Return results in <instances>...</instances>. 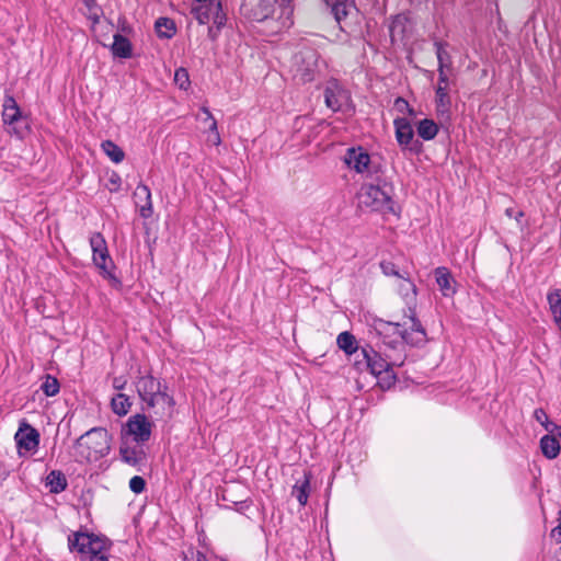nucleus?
Instances as JSON below:
<instances>
[{
  "mask_svg": "<svg viewBox=\"0 0 561 561\" xmlns=\"http://www.w3.org/2000/svg\"><path fill=\"white\" fill-rule=\"evenodd\" d=\"M397 286L399 294L409 306L410 331L408 329H401L400 323H380V327L377 329L378 333L392 335L390 340H386L385 337L382 341L383 345L391 350H396L398 345L402 344V342L411 345H420L426 341L425 330L416 319L415 312L411 307L412 305H415L416 301L417 290L415 284L410 278L400 276Z\"/></svg>",
  "mask_w": 561,
  "mask_h": 561,
  "instance_id": "obj_1",
  "label": "nucleus"
},
{
  "mask_svg": "<svg viewBox=\"0 0 561 561\" xmlns=\"http://www.w3.org/2000/svg\"><path fill=\"white\" fill-rule=\"evenodd\" d=\"M111 435L103 427H93L81 435L73 445V458L77 462H95L108 455Z\"/></svg>",
  "mask_w": 561,
  "mask_h": 561,
  "instance_id": "obj_2",
  "label": "nucleus"
},
{
  "mask_svg": "<svg viewBox=\"0 0 561 561\" xmlns=\"http://www.w3.org/2000/svg\"><path fill=\"white\" fill-rule=\"evenodd\" d=\"M67 541L69 551L79 553L82 561H108L111 541L104 536L78 530Z\"/></svg>",
  "mask_w": 561,
  "mask_h": 561,
  "instance_id": "obj_3",
  "label": "nucleus"
},
{
  "mask_svg": "<svg viewBox=\"0 0 561 561\" xmlns=\"http://www.w3.org/2000/svg\"><path fill=\"white\" fill-rule=\"evenodd\" d=\"M358 205L373 211L382 214L394 213V202L392 199V187L386 182L371 184L366 183L360 186L357 194Z\"/></svg>",
  "mask_w": 561,
  "mask_h": 561,
  "instance_id": "obj_4",
  "label": "nucleus"
},
{
  "mask_svg": "<svg viewBox=\"0 0 561 561\" xmlns=\"http://www.w3.org/2000/svg\"><path fill=\"white\" fill-rule=\"evenodd\" d=\"M136 390L140 400L148 409L158 408L162 412L174 405V400L167 392V386L151 375H145L137 379Z\"/></svg>",
  "mask_w": 561,
  "mask_h": 561,
  "instance_id": "obj_5",
  "label": "nucleus"
},
{
  "mask_svg": "<svg viewBox=\"0 0 561 561\" xmlns=\"http://www.w3.org/2000/svg\"><path fill=\"white\" fill-rule=\"evenodd\" d=\"M291 15L293 8L289 4L277 5V0H257L249 12V16L253 21H275V32L289 28L293 25Z\"/></svg>",
  "mask_w": 561,
  "mask_h": 561,
  "instance_id": "obj_6",
  "label": "nucleus"
},
{
  "mask_svg": "<svg viewBox=\"0 0 561 561\" xmlns=\"http://www.w3.org/2000/svg\"><path fill=\"white\" fill-rule=\"evenodd\" d=\"M360 352L367 368L374 376L380 377L385 374V379L388 385L394 381V375L391 373V367L402 365V360L394 358L391 354H388L386 350L383 351L385 356L373 347H363Z\"/></svg>",
  "mask_w": 561,
  "mask_h": 561,
  "instance_id": "obj_7",
  "label": "nucleus"
},
{
  "mask_svg": "<svg viewBox=\"0 0 561 561\" xmlns=\"http://www.w3.org/2000/svg\"><path fill=\"white\" fill-rule=\"evenodd\" d=\"M2 121L8 126V133L19 139L24 138L30 130L27 118L22 115L16 101L11 95L4 98Z\"/></svg>",
  "mask_w": 561,
  "mask_h": 561,
  "instance_id": "obj_8",
  "label": "nucleus"
},
{
  "mask_svg": "<svg viewBox=\"0 0 561 561\" xmlns=\"http://www.w3.org/2000/svg\"><path fill=\"white\" fill-rule=\"evenodd\" d=\"M153 423L141 413L131 415L122 427V439L130 437L136 444L147 443L152 433Z\"/></svg>",
  "mask_w": 561,
  "mask_h": 561,
  "instance_id": "obj_9",
  "label": "nucleus"
},
{
  "mask_svg": "<svg viewBox=\"0 0 561 561\" xmlns=\"http://www.w3.org/2000/svg\"><path fill=\"white\" fill-rule=\"evenodd\" d=\"M191 13L199 24H206L213 21V24L221 28L226 23V15L222 13L220 0H208L205 2L193 3Z\"/></svg>",
  "mask_w": 561,
  "mask_h": 561,
  "instance_id": "obj_10",
  "label": "nucleus"
},
{
  "mask_svg": "<svg viewBox=\"0 0 561 561\" xmlns=\"http://www.w3.org/2000/svg\"><path fill=\"white\" fill-rule=\"evenodd\" d=\"M90 247L93 253V263L100 270V273L104 277L114 278L112 274L114 263L110 256L106 241L100 232H95L90 237Z\"/></svg>",
  "mask_w": 561,
  "mask_h": 561,
  "instance_id": "obj_11",
  "label": "nucleus"
},
{
  "mask_svg": "<svg viewBox=\"0 0 561 561\" xmlns=\"http://www.w3.org/2000/svg\"><path fill=\"white\" fill-rule=\"evenodd\" d=\"M18 446V453L23 456L28 453H35L39 445V433L26 421L20 423L19 430L14 435Z\"/></svg>",
  "mask_w": 561,
  "mask_h": 561,
  "instance_id": "obj_12",
  "label": "nucleus"
},
{
  "mask_svg": "<svg viewBox=\"0 0 561 561\" xmlns=\"http://www.w3.org/2000/svg\"><path fill=\"white\" fill-rule=\"evenodd\" d=\"M351 101L347 90H345L337 80L328 81L324 88L325 105L333 112L343 110Z\"/></svg>",
  "mask_w": 561,
  "mask_h": 561,
  "instance_id": "obj_13",
  "label": "nucleus"
},
{
  "mask_svg": "<svg viewBox=\"0 0 561 561\" xmlns=\"http://www.w3.org/2000/svg\"><path fill=\"white\" fill-rule=\"evenodd\" d=\"M344 163L357 173L370 174V156L363 147L348 148L344 156Z\"/></svg>",
  "mask_w": 561,
  "mask_h": 561,
  "instance_id": "obj_14",
  "label": "nucleus"
},
{
  "mask_svg": "<svg viewBox=\"0 0 561 561\" xmlns=\"http://www.w3.org/2000/svg\"><path fill=\"white\" fill-rule=\"evenodd\" d=\"M396 140L402 149L417 150V141H413L414 131L410 121L397 117L393 121Z\"/></svg>",
  "mask_w": 561,
  "mask_h": 561,
  "instance_id": "obj_15",
  "label": "nucleus"
},
{
  "mask_svg": "<svg viewBox=\"0 0 561 561\" xmlns=\"http://www.w3.org/2000/svg\"><path fill=\"white\" fill-rule=\"evenodd\" d=\"M141 445L142 444H136L135 446H130L127 439H122L119 446L122 461L133 467L142 465L146 460V453Z\"/></svg>",
  "mask_w": 561,
  "mask_h": 561,
  "instance_id": "obj_16",
  "label": "nucleus"
},
{
  "mask_svg": "<svg viewBox=\"0 0 561 561\" xmlns=\"http://www.w3.org/2000/svg\"><path fill=\"white\" fill-rule=\"evenodd\" d=\"M134 199L136 207L139 209V215L142 218L151 217L153 213L152 199L150 188L147 185L142 183L137 185L134 192Z\"/></svg>",
  "mask_w": 561,
  "mask_h": 561,
  "instance_id": "obj_17",
  "label": "nucleus"
},
{
  "mask_svg": "<svg viewBox=\"0 0 561 561\" xmlns=\"http://www.w3.org/2000/svg\"><path fill=\"white\" fill-rule=\"evenodd\" d=\"M310 480L311 473L309 471L304 470L302 474L296 479V482L293 486L291 495L297 499L300 505H306L309 497L310 492Z\"/></svg>",
  "mask_w": 561,
  "mask_h": 561,
  "instance_id": "obj_18",
  "label": "nucleus"
},
{
  "mask_svg": "<svg viewBox=\"0 0 561 561\" xmlns=\"http://www.w3.org/2000/svg\"><path fill=\"white\" fill-rule=\"evenodd\" d=\"M331 5L332 13L339 24L347 19L348 15L356 11L351 0H325Z\"/></svg>",
  "mask_w": 561,
  "mask_h": 561,
  "instance_id": "obj_19",
  "label": "nucleus"
},
{
  "mask_svg": "<svg viewBox=\"0 0 561 561\" xmlns=\"http://www.w3.org/2000/svg\"><path fill=\"white\" fill-rule=\"evenodd\" d=\"M435 278L444 296L450 297L456 293V282L446 267H437L435 270Z\"/></svg>",
  "mask_w": 561,
  "mask_h": 561,
  "instance_id": "obj_20",
  "label": "nucleus"
},
{
  "mask_svg": "<svg viewBox=\"0 0 561 561\" xmlns=\"http://www.w3.org/2000/svg\"><path fill=\"white\" fill-rule=\"evenodd\" d=\"M556 435H545L540 439V449L548 459H554L560 454L561 446Z\"/></svg>",
  "mask_w": 561,
  "mask_h": 561,
  "instance_id": "obj_21",
  "label": "nucleus"
},
{
  "mask_svg": "<svg viewBox=\"0 0 561 561\" xmlns=\"http://www.w3.org/2000/svg\"><path fill=\"white\" fill-rule=\"evenodd\" d=\"M67 485V479L61 471L53 470L46 477V486L49 488L51 493L58 494L65 491Z\"/></svg>",
  "mask_w": 561,
  "mask_h": 561,
  "instance_id": "obj_22",
  "label": "nucleus"
},
{
  "mask_svg": "<svg viewBox=\"0 0 561 561\" xmlns=\"http://www.w3.org/2000/svg\"><path fill=\"white\" fill-rule=\"evenodd\" d=\"M438 125L430 118L421 119L416 124L417 135L425 141L434 139L438 134Z\"/></svg>",
  "mask_w": 561,
  "mask_h": 561,
  "instance_id": "obj_23",
  "label": "nucleus"
},
{
  "mask_svg": "<svg viewBox=\"0 0 561 561\" xmlns=\"http://www.w3.org/2000/svg\"><path fill=\"white\" fill-rule=\"evenodd\" d=\"M112 53L114 56L119 58H129L131 56V44L129 39L121 34H115Z\"/></svg>",
  "mask_w": 561,
  "mask_h": 561,
  "instance_id": "obj_24",
  "label": "nucleus"
},
{
  "mask_svg": "<svg viewBox=\"0 0 561 561\" xmlns=\"http://www.w3.org/2000/svg\"><path fill=\"white\" fill-rule=\"evenodd\" d=\"M131 404L129 397L124 393H117L111 400L112 411L118 416L126 415L129 412Z\"/></svg>",
  "mask_w": 561,
  "mask_h": 561,
  "instance_id": "obj_25",
  "label": "nucleus"
},
{
  "mask_svg": "<svg viewBox=\"0 0 561 561\" xmlns=\"http://www.w3.org/2000/svg\"><path fill=\"white\" fill-rule=\"evenodd\" d=\"M154 27L161 38H171L175 34V23L169 18H159Z\"/></svg>",
  "mask_w": 561,
  "mask_h": 561,
  "instance_id": "obj_26",
  "label": "nucleus"
},
{
  "mask_svg": "<svg viewBox=\"0 0 561 561\" xmlns=\"http://www.w3.org/2000/svg\"><path fill=\"white\" fill-rule=\"evenodd\" d=\"M534 417L538 423H540L545 427L547 432L551 434H557V436L561 437V426L549 421V417L543 409H536L534 411Z\"/></svg>",
  "mask_w": 561,
  "mask_h": 561,
  "instance_id": "obj_27",
  "label": "nucleus"
},
{
  "mask_svg": "<svg viewBox=\"0 0 561 561\" xmlns=\"http://www.w3.org/2000/svg\"><path fill=\"white\" fill-rule=\"evenodd\" d=\"M336 343L337 346L346 354H353L357 351L356 339L352 333L347 331H344L337 335Z\"/></svg>",
  "mask_w": 561,
  "mask_h": 561,
  "instance_id": "obj_28",
  "label": "nucleus"
},
{
  "mask_svg": "<svg viewBox=\"0 0 561 561\" xmlns=\"http://www.w3.org/2000/svg\"><path fill=\"white\" fill-rule=\"evenodd\" d=\"M450 106V98L447 89L443 85L436 88V111L438 115H445L448 113Z\"/></svg>",
  "mask_w": 561,
  "mask_h": 561,
  "instance_id": "obj_29",
  "label": "nucleus"
},
{
  "mask_svg": "<svg viewBox=\"0 0 561 561\" xmlns=\"http://www.w3.org/2000/svg\"><path fill=\"white\" fill-rule=\"evenodd\" d=\"M103 152L115 163H119L124 160L125 153L121 147L111 140H104L101 144Z\"/></svg>",
  "mask_w": 561,
  "mask_h": 561,
  "instance_id": "obj_30",
  "label": "nucleus"
},
{
  "mask_svg": "<svg viewBox=\"0 0 561 561\" xmlns=\"http://www.w3.org/2000/svg\"><path fill=\"white\" fill-rule=\"evenodd\" d=\"M85 5L88 13V19L92 22V24H98L100 22L101 15L103 11L101 7L96 3V0H82Z\"/></svg>",
  "mask_w": 561,
  "mask_h": 561,
  "instance_id": "obj_31",
  "label": "nucleus"
},
{
  "mask_svg": "<svg viewBox=\"0 0 561 561\" xmlns=\"http://www.w3.org/2000/svg\"><path fill=\"white\" fill-rule=\"evenodd\" d=\"M41 389L47 397H54L59 392L60 385L57 378L47 375L41 386Z\"/></svg>",
  "mask_w": 561,
  "mask_h": 561,
  "instance_id": "obj_32",
  "label": "nucleus"
},
{
  "mask_svg": "<svg viewBox=\"0 0 561 561\" xmlns=\"http://www.w3.org/2000/svg\"><path fill=\"white\" fill-rule=\"evenodd\" d=\"M435 47H436V55H437V59H438V69L450 68V65H451L450 57H449V54L447 53V50L445 49L444 45L439 42H436Z\"/></svg>",
  "mask_w": 561,
  "mask_h": 561,
  "instance_id": "obj_33",
  "label": "nucleus"
},
{
  "mask_svg": "<svg viewBox=\"0 0 561 561\" xmlns=\"http://www.w3.org/2000/svg\"><path fill=\"white\" fill-rule=\"evenodd\" d=\"M174 82L182 90H186L190 87V77L185 68H179L175 70Z\"/></svg>",
  "mask_w": 561,
  "mask_h": 561,
  "instance_id": "obj_34",
  "label": "nucleus"
},
{
  "mask_svg": "<svg viewBox=\"0 0 561 561\" xmlns=\"http://www.w3.org/2000/svg\"><path fill=\"white\" fill-rule=\"evenodd\" d=\"M380 268L386 276H396L397 279H399L400 276H403L402 274H400L399 270L392 262H389V261L381 262Z\"/></svg>",
  "mask_w": 561,
  "mask_h": 561,
  "instance_id": "obj_35",
  "label": "nucleus"
},
{
  "mask_svg": "<svg viewBox=\"0 0 561 561\" xmlns=\"http://www.w3.org/2000/svg\"><path fill=\"white\" fill-rule=\"evenodd\" d=\"M146 488V481L140 476H135L129 480V489L136 493L139 494L145 491Z\"/></svg>",
  "mask_w": 561,
  "mask_h": 561,
  "instance_id": "obj_36",
  "label": "nucleus"
},
{
  "mask_svg": "<svg viewBox=\"0 0 561 561\" xmlns=\"http://www.w3.org/2000/svg\"><path fill=\"white\" fill-rule=\"evenodd\" d=\"M202 112L205 114L206 119L210 121L209 129L211 131H217V123L214 119V117H213L211 113L209 112V110L207 107H203ZM216 134H217V139H216L215 144L218 145L220 142V138L218 136V133H216Z\"/></svg>",
  "mask_w": 561,
  "mask_h": 561,
  "instance_id": "obj_37",
  "label": "nucleus"
},
{
  "mask_svg": "<svg viewBox=\"0 0 561 561\" xmlns=\"http://www.w3.org/2000/svg\"><path fill=\"white\" fill-rule=\"evenodd\" d=\"M409 106H410L409 102L401 96H399L394 100V108L400 113H405L407 110H409Z\"/></svg>",
  "mask_w": 561,
  "mask_h": 561,
  "instance_id": "obj_38",
  "label": "nucleus"
},
{
  "mask_svg": "<svg viewBox=\"0 0 561 561\" xmlns=\"http://www.w3.org/2000/svg\"><path fill=\"white\" fill-rule=\"evenodd\" d=\"M185 558L188 561H207L206 557L199 551H190Z\"/></svg>",
  "mask_w": 561,
  "mask_h": 561,
  "instance_id": "obj_39",
  "label": "nucleus"
},
{
  "mask_svg": "<svg viewBox=\"0 0 561 561\" xmlns=\"http://www.w3.org/2000/svg\"><path fill=\"white\" fill-rule=\"evenodd\" d=\"M437 85H443V87H445V89L448 88V77H447L445 69H438V84Z\"/></svg>",
  "mask_w": 561,
  "mask_h": 561,
  "instance_id": "obj_40",
  "label": "nucleus"
},
{
  "mask_svg": "<svg viewBox=\"0 0 561 561\" xmlns=\"http://www.w3.org/2000/svg\"><path fill=\"white\" fill-rule=\"evenodd\" d=\"M125 385H126V380L123 377H116L113 379V387L116 390L124 389Z\"/></svg>",
  "mask_w": 561,
  "mask_h": 561,
  "instance_id": "obj_41",
  "label": "nucleus"
},
{
  "mask_svg": "<svg viewBox=\"0 0 561 561\" xmlns=\"http://www.w3.org/2000/svg\"><path fill=\"white\" fill-rule=\"evenodd\" d=\"M220 28L217 27V25H213L208 28V36L210 37V39L215 41L218 36V33H219Z\"/></svg>",
  "mask_w": 561,
  "mask_h": 561,
  "instance_id": "obj_42",
  "label": "nucleus"
},
{
  "mask_svg": "<svg viewBox=\"0 0 561 561\" xmlns=\"http://www.w3.org/2000/svg\"><path fill=\"white\" fill-rule=\"evenodd\" d=\"M313 69L308 68L306 73H302L304 81H311L313 79Z\"/></svg>",
  "mask_w": 561,
  "mask_h": 561,
  "instance_id": "obj_43",
  "label": "nucleus"
},
{
  "mask_svg": "<svg viewBox=\"0 0 561 561\" xmlns=\"http://www.w3.org/2000/svg\"><path fill=\"white\" fill-rule=\"evenodd\" d=\"M400 22H401V16H397V18L393 20V22H392V24H391V26H390V31H391V32H393V31L396 30L397 25H398Z\"/></svg>",
  "mask_w": 561,
  "mask_h": 561,
  "instance_id": "obj_44",
  "label": "nucleus"
},
{
  "mask_svg": "<svg viewBox=\"0 0 561 561\" xmlns=\"http://www.w3.org/2000/svg\"><path fill=\"white\" fill-rule=\"evenodd\" d=\"M411 118H414L416 116V112L413 107L409 106V110L405 112Z\"/></svg>",
  "mask_w": 561,
  "mask_h": 561,
  "instance_id": "obj_45",
  "label": "nucleus"
},
{
  "mask_svg": "<svg viewBox=\"0 0 561 561\" xmlns=\"http://www.w3.org/2000/svg\"><path fill=\"white\" fill-rule=\"evenodd\" d=\"M515 214H516V211H515L513 208H507V209L505 210V215H506L507 217H510V218H514V217H515Z\"/></svg>",
  "mask_w": 561,
  "mask_h": 561,
  "instance_id": "obj_46",
  "label": "nucleus"
},
{
  "mask_svg": "<svg viewBox=\"0 0 561 561\" xmlns=\"http://www.w3.org/2000/svg\"><path fill=\"white\" fill-rule=\"evenodd\" d=\"M111 183L114 184V185H118L119 184V178L118 175H113L111 179H110Z\"/></svg>",
  "mask_w": 561,
  "mask_h": 561,
  "instance_id": "obj_47",
  "label": "nucleus"
},
{
  "mask_svg": "<svg viewBox=\"0 0 561 561\" xmlns=\"http://www.w3.org/2000/svg\"><path fill=\"white\" fill-rule=\"evenodd\" d=\"M523 216H524V213H523V211H517V213L515 214V217H514V218L516 219V221H517V222H519V221H520V218H522Z\"/></svg>",
  "mask_w": 561,
  "mask_h": 561,
  "instance_id": "obj_48",
  "label": "nucleus"
},
{
  "mask_svg": "<svg viewBox=\"0 0 561 561\" xmlns=\"http://www.w3.org/2000/svg\"><path fill=\"white\" fill-rule=\"evenodd\" d=\"M308 58H309L310 60H316V54H314V53H312V51H310V53L308 54Z\"/></svg>",
  "mask_w": 561,
  "mask_h": 561,
  "instance_id": "obj_49",
  "label": "nucleus"
},
{
  "mask_svg": "<svg viewBox=\"0 0 561 561\" xmlns=\"http://www.w3.org/2000/svg\"><path fill=\"white\" fill-rule=\"evenodd\" d=\"M421 0H411L412 3L420 2Z\"/></svg>",
  "mask_w": 561,
  "mask_h": 561,
  "instance_id": "obj_50",
  "label": "nucleus"
}]
</instances>
